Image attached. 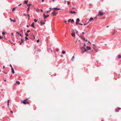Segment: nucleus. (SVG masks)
Returning <instances> with one entry per match:
<instances>
[{
	"label": "nucleus",
	"instance_id": "obj_37",
	"mask_svg": "<svg viewBox=\"0 0 121 121\" xmlns=\"http://www.w3.org/2000/svg\"><path fill=\"white\" fill-rule=\"evenodd\" d=\"M39 39L38 40H37V43H39Z\"/></svg>",
	"mask_w": 121,
	"mask_h": 121
},
{
	"label": "nucleus",
	"instance_id": "obj_41",
	"mask_svg": "<svg viewBox=\"0 0 121 121\" xmlns=\"http://www.w3.org/2000/svg\"><path fill=\"white\" fill-rule=\"evenodd\" d=\"M10 66L11 67V69H12V68H13L12 67V66L11 64L10 65Z\"/></svg>",
	"mask_w": 121,
	"mask_h": 121
},
{
	"label": "nucleus",
	"instance_id": "obj_26",
	"mask_svg": "<svg viewBox=\"0 0 121 121\" xmlns=\"http://www.w3.org/2000/svg\"><path fill=\"white\" fill-rule=\"evenodd\" d=\"M31 4H28L27 5L28 6V7H30V6L31 5Z\"/></svg>",
	"mask_w": 121,
	"mask_h": 121
},
{
	"label": "nucleus",
	"instance_id": "obj_23",
	"mask_svg": "<svg viewBox=\"0 0 121 121\" xmlns=\"http://www.w3.org/2000/svg\"><path fill=\"white\" fill-rule=\"evenodd\" d=\"M30 7H28L27 8V12H28V11H29L30 10Z\"/></svg>",
	"mask_w": 121,
	"mask_h": 121
},
{
	"label": "nucleus",
	"instance_id": "obj_9",
	"mask_svg": "<svg viewBox=\"0 0 121 121\" xmlns=\"http://www.w3.org/2000/svg\"><path fill=\"white\" fill-rule=\"evenodd\" d=\"M70 12L72 13H74L75 14L76 13V12L75 11L72 12V11H70Z\"/></svg>",
	"mask_w": 121,
	"mask_h": 121
},
{
	"label": "nucleus",
	"instance_id": "obj_59",
	"mask_svg": "<svg viewBox=\"0 0 121 121\" xmlns=\"http://www.w3.org/2000/svg\"><path fill=\"white\" fill-rule=\"evenodd\" d=\"M52 1L53 2H54L55 1L54 0H52Z\"/></svg>",
	"mask_w": 121,
	"mask_h": 121
},
{
	"label": "nucleus",
	"instance_id": "obj_50",
	"mask_svg": "<svg viewBox=\"0 0 121 121\" xmlns=\"http://www.w3.org/2000/svg\"><path fill=\"white\" fill-rule=\"evenodd\" d=\"M27 27H29V26L28 25H27Z\"/></svg>",
	"mask_w": 121,
	"mask_h": 121
},
{
	"label": "nucleus",
	"instance_id": "obj_54",
	"mask_svg": "<svg viewBox=\"0 0 121 121\" xmlns=\"http://www.w3.org/2000/svg\"><path fill=\"white\" fill-rule=\"evenodd\" d=\"M42 2H43L44 1V0H42Z\"/></svg>",
	"mask_w": 121,
	"mask_h": 121
},
{
	"label": "nucleus",
	"instance_id": "obj_60",
	"mask_svg": "<svg viewBox=\"0 0 121 121\" xmlns=\"http://www.w3.org/2000/svg\"><path fill=\"white\" fill-rule=\"evenodd\" d=\"M82 33L83 34H84V33L83 32H82Z\"/></svg>",
	"mask_w": 121,
	"mask_h": 121
},
{
	"label": "nucleus",
	"instance_id": "obj_64",
	"mask_svg": "<svg viewBox=\"0 0 121 121\" xmlns=\"http://www.w3.org/2000/svg\"><path fill=\"white\" fill-rule=\"evenodd\" d=\"M88 42L89 43H90V42Z\"/></svg>",
	"mask_w": 121,
	"mask_h": 121
},
{
	"label": "nucleus",
	"instance_id": "obj_57",
	"mask_svg": "<svg viewBox=\"0 0 121 121\" xmlns=\"http://www.w3.org/2000/svg\"><path fill=\"white\" fill-rule=\"evenodd\" d=\"M9 104H8V107H9Z\"/></svg>",
	"mask_w": 121,
	"mask_h": 121
},
{
	"label": "nucleus",
	"instance_id": "obj_34",
	"mask_svg": "<svg viewBox=\"0 0 121 121\" xmlns=\"http://www.w3.org/2000/svg\"><path fill=\"white\" fill-rule=\"evenodd\" d=\"M9 100H8V104H9Z\"/></svg>",
	"mask_w": 121,
	"mask_h": 121
},
{
	"label": "nucleus",
	"instance_id": "obj_8",
	"mask_svg": "<svg viewBox=\"0 0 121 121\" xmlns=\"http://www.w3.org/2000/svg\"><path fill=\"white\" fill-rule=\"evenodd\" d=\"M121 109V108H118L117 109H115V111L117 112H118L119 111V110Z\"/></svg>",
	"mask_w": 121,
	"mask_h": 121
},
{
	"label": "nucleus",
	"instance_id": "obj_55",
	"mask_svg": "<svg viewBox=\"0 0 121 121\" xmlns=\"http://www.w3.org/2000/svg\"><path fill=\"white\" fill-rule=\"evenodd\" d=\"M10 112H11V113H13V112L12 111H10Z\"/></svg>",
	"mask_w": 121,
	"mask_h": 121
},
{
	"label": "nucleus",
	"instance_id": "obj_25",
	"mask_svg": "<svg viewBox=\"0 0 121 121\" xmlns=\"http://www.w3.org/2000/svg\"><path fill=\"white\" fill-rule=\"evenodd\" d=\"M62 53L63 54H64L65 53V52L64 51H62Z\"/></svg>",
	"mask_w": 121,
	"mask_h": 121
},
{
	"label": "nucleus",
	"instance_id": "obj_2",
	"mask_svg": "<svg viewBox=\"0 0 121 121\" xmlns=\"http://www.w3.org/2000/svg\"><path fill=\"white\" fill-rule=\"evenodd\" d=\"M82 51L83 52H85L87 51L86 49L84 47H82L81 48Z\"/></svg>",
	"mask_w": 121,
	"mask_h": 121
},
{
	"label": "nucleus",
	"instance_id": "obj_30",
	"mask_svg": "<svg viewBox=\"0 0 121 121\" xmlns=\"http://www.w3.org/2000/svg\"><path fill=\"white\" fill-rule=\"evenodd\" d=\"M16 9V8L15 7L13 9V11H14V10H15V9Z\"/></svg>",
	"mask_w": 121,
	"mask_h": 121
},
{
	"label": "nucleus",
	"instance_id": "obj_17",
	"mask_svg": "<svg viewBox=\"0 0 121 121\" xmlns=\"http://www.w3.org/2000/svg\"><path fill=\"white\" fill-rule=\"evenodd\" d=\"M54 10H59L60 9H58V8H54Z\"/></svg>",
	"mask_w": 121,
	"mask_h": 121
},
{
	"label": "nucleus",
	"instance_id": "obj_24",
	"mask_svg": "<svg viewBox=\"0 0 121 121\" xmlns=\"http://www.w3.org/2000/svg\"><path fill=\"white\" fill-rule=\"evenodd\" d=\"M25 40L26 41V40H28V38L27 37H25Z\"/></svg>",
	"mask_w": 121,
	"mask_h": 121
},
{
	"label": "nucleus",
	"instance_id": "obj_43",
	"mask_svg": "<svg viewBox=\"0 0 121 121\" xmlns=\"http://www.w3.org/2000/svg\"><path fill=\"white\" fill-rule=\"evenodd\" d=\"M22 4H20L18 5V6H20Z\"/></svg>",
	"mask_w": 121,
	"mask_h": 121
},
{
	"label": "nucleus",
	"instance_id": "obj_36",
	"mask_svg": "<svg viewBox=\"0 0 121 121\" xmlns=\"http://www.w3.org/2000/svg\"><path fill=\"white\" fill-rule=\"evenodd\" d=\"M86 46V45L85 44H84L83 47H85H85Z\"/></svg>",
	"mask_w": 121,
	"mask_h": 121
},
{
	"label": "nucleus",
	"instance_id": "obj_46",
	"mask_svg": "<svg viewBox=\"0 0 121 121\" xmlns=\"http://www.w3.org/2000/svg\"><path fill=\"white\" fill-rule=\"evenodd\" d=\"M76 33L77 34L78 33V32L76 30Z\"/></svg>",
	"mask_w": 121,
	"mask_h": 121
},
{
	"label": "nucleus",
	"instance_id": "obj_56",
	"mask_svg": "<svg viewBox=\"0 0 121 121\" xmlns=\"http://www.w3.org/2000/svg\"><path fill=\"white\" fill-rule=\"evenodd\" d=\"M4 68H5L4 66H3V69H4Z\"/></svg>",
	"mask_w": 121,
	"mask_h": 121
},
{
	"label": "nucleus",
	"instance_id": "obj_4",
	"mask_svg": "<svg viewBox=\"0 0 121 121\" xmlns=\"http://www.w3.org/2000/svg\"><path fill=\"white\" fill-rule=\"evenodd\" d=\"M49 16V15H48L46 16V15H45V14H44L43 15L44 19H45L47 17H48Z\"/></svg>",
	"mask_w": 121,
	"mask_h": 121
},
{
	"label": "nucleus",
	"instance_id": "obj_48",
	"mask_svg": "<svg viewBox=\"0 0 121 121\" xmlns=\"http://www.w3.org/2000/svg\"><path fill=\"white\" fill-rule=\"evenodd\" d=\"M49 11H47L46 12V13H48V12H49Z\"/></svg>",
	"mask_w": 121,
	"mask_h": 121
},
{
	"label": "nucleus",
	"instance_id": "obj_58",
	"mask_svg": "<svg viewBox=\"0 0 121 121\" xmlns=\"http://www.w3.org/2000/svg\"><path fill=\"white\" fill-rule=\"evenodd\" d=\"M108 27H109V26H107V27L108 28Z\"/></svg>",
	"mask_w": 121,
	"mask_h": 121
},
{
	"label": "nucleus",
	"instance_id": "obj_38",
	"mask_svg": "<svg viewBox=\"0 0 121 121\" xmlns=\"http://www.w3.org/2000/svg\"><path fill=\"white\" fill-rule=\"evenodd\" d=\"M20 32L22 33H23V30H21L20 31Z\"/></svg>",
	"mask_w": 121,
	"mask_h": 121
},
{
	"label": "nucleus",
	"instance_id": "obj_42",
	"mask_svg": "<svg viewBox=\"0 0 121 121\" xmlns=\"http://www.w3.org/2000/svg\"><path fill=\"white\" fill-rule=\"evenodd\" d=\"M26 15H27L28 16H29V17L30 16V15L29 14H27Z\"/></svg>",
	"mask_w": 121,
	"mask_h": 121
},
{
	"label": "nucleus",
	"instance_id": "obj_29",
	"mask_svg": "<svg viewBox=\"0 0 121 121\" xmlns=\"http://www.w3.org/2000/svg\"><path fill=\"white\" fill-rule=\"evenodd\" d=\"M25 35H26V36H28V34L27 33H25Z\"/></svg>",
	"mask_w": 121,
	"mask_h": 121
},
{
	"label": "nucleus",
	"instance_id": "obj_20",
	"mask_svg": "<svg viewBox=\"0 0 121 121\" xmlns=\"http://www.w3.org/2000/svg\"><path fill=\"white\" fill-rule=\"evenodd\" d=\"M93 20V19L92 17H91L90 18V19H89V22L91 20Z\"/></svg>",
	"mask_w": 121,
	"mask_h": 121
},
{
	"label": "nucleus",
	"instance_id": "obj_10",
	"mask_svg": "<svg viewBox=\"0 0 121 121\" xmlns=\"http://www.w3.org/2000/svg\"><path fill=\"white\" fill-rule=\"evenodd\" d=\"M20 45H21L22 44V43L23 42V40L22 39H21V40L20 41Z\"/></svg>",
	"mask_w": 121,
	"mask_h": 121
},
{
	"label": "nucleus",
	"instance_id": "obj_39",
	"mask_svg": "<svg viewBox=\"0 0 121 121\" xmlns=\"http://www.w3.org/2000/svg\"><path fill=\"white\" fill-rule=\"evenodd\" d=\"M30 30H28L27 31V32L28 33V32H30Z\"/></svg>",
	"mask_w": 121,
	"mask_h": 121
},
{
	"label": "nucleus",
	"instance_id": "obj_14",
	"mask_svg": "<svg viewBox=\"0 0 121 121\" xmlns=\"http://www.w3.org/2000/svg\"><path fill=\"white\" fill-rule=\"evenodd\" d=\"M40 22L42 25H43L45 23L44 22H43L41 21Z\"/></svg>",
	"mask_w": 121,
	"mask_h": 121
},
{
	"label": "nucleus",
	"instance_id": "obj_45",
	"mask_svg": "<svg viewBox=\"0 0 121 121\" xmlns=\"http://www.w3.org/2000/svg\"><path fill=\"white\" fill-rule=\"evenodd\" d=\"M23 15L24 16H26V14H23Z\"/></svg>",
	"mask_w": 121,
	"mask_h": 121
},
{
	"label": "nucleus",
	"instance_id": "obj_63",
	"mask_svg": "<svg viewBox=\"0 0 121 121\" xmlns=\"http://www.w3.org/2000/svg\"><path fill=\"white\" fill-rule=\"evenodd\" d=\"M32 36H33V37L34 36V35L33 34L32 35Z\"/></svg>",
	"mask_w": 121,
	"mask_h": 121
},
{
	"label": "nucleus",
	"instance_id": "obj_3",
	"mask_svg": "<svg viewBox=\"0 0 121 121\" xmlns=\"http://www.w3.org/2000/svg\"><path fill=\"white\" fill-rule=\"evenodd\" d=\"M98 14L100 16H101L103 15V14L100 11H99V12Z\"/></svg>",
	"mask_w": 121,
	"mask_h": 121
},
{
	"label": "nucleus",
	"instance_id": "obj_33",
	"mask_svg": "<svg viewBox=\"0 0 121 121\" xmlns=\"http://www.w3.org/2000/svg\"><path fill=\"white\" fill-rule=\"evenodd\" d=\"M5 34V33L4 32H3L2 33V34L3 35H4Z\"/></svg>",
	"mask_w": 121,
	"mask_h": 121
},
{
	"label": "nucleus",
	"instance_id": "obj_13",
	"mask_svg": "<svg viewBox=\"0 0 121 121\" xmlns=\"http://www.w3.org/2000/svg\"><path fill=\"white\" fill-rule=\"evenodd\" d=\"M9 19L11 21H13L14 22H16L15 20H13L11 18H10Z\"/></svg>",
	"mask_w": 121,
	"mask_h": 121
},
{
	"label": "nucleus",
	"instance_id": "obj_21",
	"mask_svg": "<svg viewBox=\"0 0 121 121\" xmlns=\"http://www.w3.org/2000/svg\"><path fill=\"white\" fill-rule=\"evenodd\" d=\"M28 1H25V3H24V4L25 3H26V4H27V3H28Z\"/></svg>",
	"mask_w": 121,
	"mask_h": 121
},
{
	"label": "nucleus",
	"instance_id": "obj_18",
	"mask_svg": "<svg viewBox=\"0 0 121 121\" xmlns=\"http://www.w3.org/2000/svg\"><path fill=\"white\" fill-rule=\"evenodd\" d=\"M16 33H17L19 35L21 36H22L21 34H20V33H18L17 32H16Z\"/></svg>",
	"mask_w": 121,
	"mask_h": 121
},
{
	"label": "nucleus",
	"instance_id": "obj_44",
	"mask_svg": "<svg viewBox=\"0 0 121 121\" xmlns=\"http://www.w3.org/2000/svg\"><path fill=\"white\" fill-rule=\"evenodd\" d=\"M11 35H13V33H11Z\"/></svg>",
	"mask_w": 121,
	"mask_h": 121
},
{
	"label": "nucleus",
	"instance_id": "obj_16",
	"mask_svg": "<svg viewBox=\"0 0 121 121\" xmlns=\"http://www.w3.org/2000/svg\"><path fill=\"white\" fill-rule=\"evenodd\" d=\"M16 83L18 84H20V82L18 81H16Z\"/></svg>",
	"mask_w": 121,
	"mask_h": 121
},
{
	"label": "nucleus",
	"instance_id": "obj_53",
	"mask_svg": "<svg viewBox=\"0 0 121 121\" xmlns=\"http://www.w3.org/2000/svg\"><path fill=\"white\" fill-rule=\"evenodd\" d=\"M41 12H42L43 11V10L42 9H41Z\"/></svg>",
	"mask_w": 121,
	"mask_h": 121
},
{
	"label": "nucleus",
	"instance_id": "obj_22",
	"mask_svg": "<svg viewBox=\"0 0 121 121\" xmlns=\"http://www.w3.org/2000/svg\"><path fill=\"white\" fill-rule=\"evenodd\" d=\"M118 58H121V56L120 55H118Z\"/></svg>",
	"mask_w": 121,
	"mask_h": 121
},
{
	"label": "nucleus",
	"instance_id": "obj_32",
	"mask_svg": "<svg viewBox=\"0 0 121 121\" xmlns=\"http://www.w3.org/2000/svg\"><path fill=\"white\" fill-rule=\"evenodd\" d=\"M71 22H74V20L73 19H72L71 21Z\"/></svg>",
	"mask_w": 121,
	"mask_h": 121
},
{
	"label": "nucleus",
	"instance_id": "obj_62",
	"mask_svg": "<svg viewBox=\"0 0 121 121\" xmlns=\"http://www.w3.org/2000/svg\"><path fill=\"white\" fill-rule=\"evenodd\" d=\"M4 82H6V80H4Z\"/></svg>",
	"mask_w": 121,
	"mask_h": 121
},
{
	"label": "nucleus",
	"instance_id": "obj_61",
	"mask_svg": "<svg viewBox=\"0 0 121 121\" xmlns=\"http://www.w3.org/2000/svg\"><path fill=\"white\" fill-rule=\"evenodd\" d=\"M56 51H57V52H58V50H56Z\"/></svg>",
	"mask_w": 121,
	"mask_h": 121
},
{
	"label": "nucleus",
	"instance_id": "obj_49",
	"mask_svg": "<svg viewBox=\"0 0 121 121\" xmlns=\"http://www.w3.org/2000/svg\"><path fill=\"white\" fill-rule=\"evenodd\" d=\"M65 22L66 23V24H67L68 23H67V22L66 21H65Z\"/></svg>",
	"mask_w": 121,
	"mask_h": 121
},
{
	"label": "nucleus",
	"instance_id": "obj_51",
	"mask_svg": "<svg viewBox=\"0 0 121 121\" xmlns=\"http://www.w3.org/2000/svg\"><path fill=\"white\" fill-rule=\"evenodd\" d=\"M87 24L86 23H85L84 24V25H86Z\"/></svg>",
	"mask_w": 121,
	"mask_h": 121
},
{
	"label": "nucleus",
	"instance_id": "obj_31",
	"mask_svg": "<svg viewBox=\"0 0 121 121\" xmlns=\"http://www.w3.org/2000/svg\"><path fill=\"white\" fill-rule=\"evenodd\" d=\"M71 19H69L68 20V22H70V21H71Z\"/></svg>",
	"mask_w": 121,
	"mask_h": 121
},
{
	"label": "nucleus",
	"instance_id": "obj_40",
	"mask_svg": "<svg viewBox=\"0 0 121 121\" xmlns=\"http://www.w3.org/2000/svg\"><path fill=\"white\" fill-rule=\"evenodd\" d=\"M70 2H67V4H68V5H69V4H70Z\"/></svg>",
	"mask_w": 121,
	"mask_h": 121
},
{
	"label": "nucleus",
	"instance_id": "obj_15",
	"mask_svg": "<svg viewBox=\"0 0 121 121\" xmlns=\"http://www.w3.org/2000/svg\"><path fill=\"white\" fill-rule=\"evenodd\" d=\"M71 35L72 36L74 37L75 35V34L74 33H72Z\"/></svg>",
	"mask_w": 121,
	"mask_h": 121
},
{
	"label": "nucleus",
	"instance_id": "obj_6",
	"mask_svg": "<svg viewBox=\"0 0 121 121\" xmlns=\"http://www.w3.org/2000/svg\"><path fill=\"white\" fill-rule=\"evenodd\" d=\"M86 48L87 51L90 50L91 49V48L90 47L88 46Z\"/></svg>",
	"mask_w": 121,
	"mask_h": 121
},
{
	"label": "nucleus",
	"instance_id": "obj_11",
	"mask_svg": "<svg viewBox=\"0 0 121 121\" xmlns=\"http://www.w3.org/2000/svg\"><path fill=\"white\" fill-rule=\"evenodd\" d=\"M11 70H12V72L13 73H15V72L14 71V70L13 69V68H12V69H11Z\"/></svg>",
	"mask_w": 121,
	"mask_h": 121
},
{
	"label": "nucleus",
	"instance_id": "obj_1",
	"mask_svg": "<svg viewBox=\"0 0 121 121\" xmlns=\"http://www.w3.org/2000/svg\"><path fill=\"white\" fill-rule=\"evenodd\" d=\"M28 99H26L24 100L23 101V100H21V102L24 104H29V102L27 101V100H28Z\"/></svg>",
	"mask_w": 121,
	"mask_h": 121
},
{
	"label": "nucleus",
	"instance_id": "obj_28",
	"mask_svg": "<svg viewBox=\"0 0 121 121\" xmlns=\"http://www.w3.org/2000/svg\"><path fill=\"white\" fill-rule=\"evenodd\" d=\"M34 21L35 22H37V20L35 19H34Z\"/></svg>",
	"mask_w": 121,
	"mask_h": 121
},
{
	"label": "nucleus",
	"instance_id": "obj_52",
	"mask_svg": "<svg viewBox=\"0 0 121 121\" xmlns=\"http://www.w3.org/2000/svg\"><path fill=\"white\" fill-rule=\"evenodd\" d=\"M34 39H35V36H34Z\"/></svg>",
	"mask_w": 121,
	"mask_h": 121
},
{
	"label": "nucleus",
	"instance_id": "obj_27",
	"mask_svg": "<svg viewBox=\"0 0 121 121\" xmlns=\"http://www.w3.org/2000/svg\"><path fill=\"white\" fill-rule=\"evenodd\" d=\"M74 58V56H73L72 57V58L71 59V60H72V61H73V59Z\"/></svg>",
	"mask_w": 121,
	"mask_h": 121
},
{
	"label": "nucleus",
	"instance_id": "obj_7",
	"mask_svg": "<svg viewBox=\"0 0 121 121\" xmlns=\"http://www.w3.org/2000/svg\"><path fill=\"white\" fill-rule=\"evenodd\" d=\"M52 14L53 15V16H55L56 14L55 12V11H54L52 13Z\"/></svg>",
	"mask_w": 121,
	"mask_h": 121
},
{
	"label": "nucleus",
	"instance_id": "obj_47",
	"mask_svg": "<svg viewBox=\"0 0 121 121\" xmlns=\"http://www.w3.org/2000/svg\"><path fill=\"white\" fill-rule=\"evenodd\" d=\"M78 24H80V25H82V24H81V23H78Z\"/></svg>",
	"mask_w": 121,
	"mask_h": 121
},
{
	"label": "nucleus",
	"instance_id": "obj_19",
	"mask_svg": "<svg viewBox=\"0 0 121 121\" xmlns=\"http://www.w3.org/2000/svg\"><path fill=\"white\" fill-rule=\"evenodd\" d=\"M82 38L85 41H86V42H87V39H86H86L84 38Z\"/></svg>",
	"mask_w": 121,
	"mask_h": 121
},
{
	"label": "nucleus",
	"instance_id": "obj_35",
	"mask_svg": "<svg viewBox=\"0 0 121 121\" xmlns=\"http://www.w3.org/2000/svg\"><path fill=\"white\" fill-rule=\"evenodd\" d=\"M3 38V37L0 36V39H2Z\"/></svg>",
	"mask_w": 121,
	"mask_h": 121
},
{
	"label": "nucleus",
	"instance_id": "obj_5",
	"mask_svg": "<svg viewBox=\"0 0 121 121\" xmlns=\"http://www.w3.org/2000/svg\"><path fill=\"white\" fill-rule=\"evenodd\" d=\"M80 20L79 18H78L77 19L76 21V24L77 25L78 24V22Z\"/></svg>",
	"mask_w": 121,
	"mask_h": 121
},
{
	"label": "nucleus",
	"instance_id": "obj_12",
	"mask_svg": "<svg viewBox=\"0 0 121 121\" xmlns=\"http://www.w3.org/2000/svg\"><path fill=\"white\" fill-rule=\"evenodd\" d=\"M34 22H33L31 24V26L32 27H33L34 28H35V27L34 26Z\"/></svg>",
	"mask_w": 121,
	"mask_h": 121
}]
</instances>
